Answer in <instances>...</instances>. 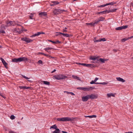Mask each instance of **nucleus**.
<instances>
[{
	"label": "nucleus",
	"mask_w": 133,
	"mask_h": 133,
	"mask_svg": "<svg viewBox=\"0 0 133 133\" xmlns=\"http://www.w3.org/2000/svg\"><path fill=\"white\" fill-rule=\"evenodd\" d=\"M89 99L88 95L85 96H84L82 97V101L83 102H86Z\"/></svg>",
	"instance_id": "obj_11"
},
{
	"label": "nucleus",
	"mask_w": 133,
	"mask_h": 133,
	"mask_svg": "<svg viewBox=\"0 0 133 133\" xmlns=\"http://www.w3.org/2000/svg\"><path fill=\"white\" fill-rule=\"evenodd\" d=\"M116 9H112V10H110V11H108V13H109V12H115L116 11Z\"/></svg>",
	"instance_id": "obj_44"
},
{
	"label": "nucleus",
	"mask_w": 133,
	"mask_h": 133,
	"mask_svg": "<svg viewBox=\"0 0 133 133\" xmlns=\"http://www.w3.org/2000/svg\"><path fill=\"white\" fill-rule=\"evenodd\" d=\"M108 84V83L105 82H101V84L106 85Z\"/></svg>",
	"instance_id": "obj_48"
},
{
	"label": "nucleus",
	"mask_w": 133,
	"mask_h": 133,
	"mask_svg": "<svg viewBox=\"0 0 133 133\" xmlns=\"http://www.w3.org/2000/svg\"><path fill=\"white\" fill-rule=\"evenodd\" d=\"M88 95L89 98L91 99H96L97 98V95L94 94H92L90 95Z\"/></svg>",
	"instance_id": "obj_10"
},
{
	"label": "nucleus",
	"mask_w": 133,
	"mask_h": 133,
	"mask_svg": "<svg viewBox=\"0 0 133 133\" xmlns=\"http://www.w3.org/2000/svg\"><path fill=\"white\" fill-rule=\"evenodd\" d=\"M28 61V58L26 57H22L18 58H14L12 60V62H21L22 61L26 62Z\"/></svg>",
	"instance_id": "obj_2"
},
{
	"label": "nucleus",
	"mask_w": 133,
	"mask_h": 133,
	"mask_svg": "<svg viewBox=\"0 0 133 133\" xmlns=\"http://www.w3.org/2000/svg\"><path fill=\"white\" fill-rule=\"evenodd\" d=\"M70 94H71L72 95V96L74 95H75V94L71 92H70Z\"/></svg>",
	"instance_id": "obj_54"
},
{
	"label": "nucleus",
	"mask_w": 133,
	"mask_h": 133,
	"mask_svg": "<svg viewBox=\"0 0 133 133\" xmlns=\"http://www.w3.org/2000/svg\"><path fill=\"white\" fill-rule=\"evenodd\" d=\"M99 60L102 63H104L107 60L106 59H103L102 58H100Z\"/></svg>",
	"instance_id": "obj_24"
},
{
	"label": "nucleus",
	"mask_w": 133,
	"mask_h": 133,
	"mask_svg": "<svg viewBox=\"0 0 133 133\" xmlns=\"http://www.w3.org/2000/svg\"><path fill=\"white\" fill-rule=\"evenodd\" d=\"M53 48H52L51 47H47L46 48H45L44 49L46 51H48L49 50H52L53 49Z\"/></svg>",
	"instance_id": "obj_26"
},
{
	"label": "nucleus",
	"mask_w": 133,
	"mask_h": 133,
	"mask_svg": "<svg viewBox=\"0 0 133 133\" xmlns=\"http://www.w3.org/2000/svg\"><path fill=\"white\" fill-rule=\"evenodd\" d=\"M62 132L63 133H68L67 132H65V131H62Z\"/></svg>",
	"instance_id": "obj_61"
},
{
	"label": "nucleus",
	"mask_w": 133,
	"mask_h": 133,
	"mask_svg": "<svg viewBox=\"0 0 133 133\" xmlns=\"http://www.w3.org/2000/svg\"><path fill=\"white\" fill-rule=\"evenodd\" d=\"M72 77L73 78L78 80L79 81H81V79L79 78V77H77V76L73 75L72 76Z\"/></svg>",
	"instance_id": "obj_21"
},
{
	"label": "nucleus",
	"mask_w": 133,
	"mask_h": 133,
	"mask_svg": "<svg viewBox=\"0 0 133 133\" xmlns=\"http://www.w3.org/2000/svg\"><path fill=\"white\" fill-rule=\"evenodd\" d=\"M9 133H15V132L12 131H9Z\"/></svg>",
	"instance_id": "obj_55"
},
{
	"label": "nucleus",
	"mask_w": 133,
	"mask_h": 133,
	"mask_svg": "<svg viewBox=\"0 0 133 133\" xmlns=\"http://www.w3.org/2000/svg\"><path fill=\"white\" fill-rule=\"evenodd\" d=\"M6 27L3 25H2L0 27V34H5V32L4 30L6 29Z\"/></svg>",
	"instance_id": "obj_7"
},
{
	"label": "nucleus",
	"mask_w": 133,
	"mask_h": 133,
	"mask_svg": "<svg viewBox=\"0 0 133 133\" xmlns=\"http://www.w3.org/2000/svg\"><path fill=\"white\" fill-rule=\"evenodd\" d=\"M1 96L2 97L4 98H5V97H4V95H3V94H1Z\"/></svg>",
	"instance_id": "obj_58"
},
{
	"label": "nucleus",
	"mask_w": 133,
	"mask_h": 133,
	"mask_svg": "<svg viewBox=\"0 0 133 133\" xmlns=\"http://www.w3.org/2000/svg\"><path fill=\"white\" fill-rule=\"evenodd\" d=\"M21 40L27 43H29L32 41V40L27 37H23L21 38Z\"/></svg>",
	"instance_id": "obj_6"
},
{
	"label": "nucleus",
	"mask_w": 133,
	"mask_h": 133,
	"mask_svg": "<svg viewBox=\"0 0 133 133\" xmlns=\"http://www.w3.org/2000/svg\"><path fill=\"white\" fill-rule=\"evenodd\" d=\"M39 54L43 55L44 56H49V57H50L48 55L45 54L44 53H42V52H39Z\"/></svg>",
	"instance_id": "obj_36"
},
{
	"label": "nucleus",
	"mask_w": 133,
	"mask_h": 133,
	"mask_svg": "<svg viewBox=\"0 0 133 133\" xmlns=\"http://www.w3.org/2000/svg\"><path fill=\"white\" fill-rule=\"evenodd\" d=\"M128 26L123 25L122 26H119L118 27L116 28L115 29L117 30H121L122 29H124L128 28Z\"/></svg>",
	"instance_id": "obj_9"
},
{
	"label": "nucleus",
	"mask_w": 133,
	"mask_h": 133,
	"mask_svg": "<svg viewBox=\"0 0 133 133\" xmlns=\"http://www.w3.org/2000/svg\"><path fill=\"white\" fill-rule=\"evenodd\" d=\"M60 33H61V32H56V33H57V34H56V36H58V35H60L62 34H60Z\"/></svg>",
	"instance_id": "obj_49"
},
{
	"label": "nucleus",
	"mask_w": 133,
	"mask_h": 133,
	"mask_svg": "<svg viewBox=\"0 0 133 133\" xmlns=\"http://www.w3.org/2000/svg\"><path fill=\"white\" fill-rule=\"evenodd\" d=\"M91 118H96L97 117V116L96 115H91Z\"/></svg>",
	"instance_id": "obj_52"
},
{
	"label": "nucleus",
	"mask_w": 133,
	"mask_h": 133,
	"mask_svg": "<svg viewBox=\"0 0 133 133\" xmlns=\"http://www.w3.org/2000/svg\"><path fill=\"white\" fill-rule=\"evenodd\" d=\"M22 76L23 77V78H24L25 79H28L30 78H29L25 76L24 75H22Z\"/></svg>",
	"instance_id": "obj_41"
},
{
	"label": "nucleus",
	"mask_w": 133,
	"mask_h": 133,
	"mask_svg": "<svg viewBox=\"0 0 133 133\" xmlns=\"http://www.w3.org/2000/svg\"><path fill=\"white\" fill-rule=\"evenodd\" d=\"M52 3H53L54 5H56L59 4V3L56 1H53L52 2Z\"/></svg>",
	"instance_id": "obj_37"
},
{
	"label": "nucleus",
	"mask_w": 133,
	"mask_h": 133,
	"mask_svg": "<svg viewBox=\"0 0 133 133\" xmlns=\"http://www.w3.org/2000/svg\"><path fill=\"white\" fill-rule=\"evenodd\" d=\"M40 35V32H38L36 34H34L30 36L31 37H35L36 36H38Z\"/></svg>",
	"instance_id": "obj_16"
},
{
	"label": "nucleus",
	"mask_w": 133,
	"mask_h": 133,
	"mask_svg": "<svg viewBox=\"0 0 133 133\" xmlns=\"http://www.w3.org/2000/svg\"><path fill=\"white\" fill-rule=\"evenodd\" d=\"M20 89H28L30 88L29 87H26L25 86H19V87Z\"/></svg>",
	"instance_id": "obj_14"
},
{
	"label": "nucleus",
	"mask_w": 133,
	"mask_h": 133,
	"mask_svg": "<svg viewBox=\"0 0 133 133\" xmlns=\"http://www.w3.org/2000/svg\"><path fill=\"white\" fill-rule=\"evenodd\" d=\"M66 93L68 94H70V92H68V91L66 92Z\"/></svg>",
	"instance_id": "obj_64"
},
{
	"label": "nucleus",
	"mask_w": 133,
	"mask_h": 133,
	"mask_svg": "<svg viewBox=\"0 0 133 133\" xmlns=\"http://www.w3.org/2000/svg\"><path fill=\"white\" fill-rule=\"evenodd\" d=\"M56 71V70L55 69L53 71H52L51 72L52 73H53L54 72H55Z\"/></svg>",
	"instance_id": "obj_60"
},
{
	"label": "nucleus",
	"mask_w": 133,
	"mask_h": 133,
	"mask_svg": "<svg viewBox=\"0 0 133 133\" xmlns=\"http://www.w3.org/2000/svg\"><path fill=\"white\" fill-rule=\"evenodd\" d=\"M116 79L118 81L122 82H124L125 81L123 79L120 77H117Z\"/></svg>",
	"instance_id": "obj_13"
},
{
	"label": "nucleus",
	"mask_w": 133,
	"mask_h": 133,
	"mask_svg": "<svg viewBox=\"0 0 133 133\" xmlns=\"http://www.w3.org/2000/svg\"><path fill=\"white\" fill-rule=\"evenodd\" d=\"M101 41H103V42L105 41H106V40L105 38H103L101 39Z\"/></svg>",
	"instance_id": "obj_47"
},
{
	"label": "nucleus",
	"mask_w": 133,
	"mask_h": 133,
	"mask_svg": "<svg viewBox=\"0 0 133 133\" xmlns=\"http://www.w3.org/2000/svg\"><path fill=\"white\" fill-rule=\"evenodd\" d=\"M107 11H108L107 10H105V11H101V14H105L106 13V12H107Z\"/></svg>",
	"instance_id": "obj_42"
},
{
	"label": "nucleus",
	"mask_w": 133,
	"mask_h": 133,
	"mask_svg": "<svg viewBox=\"0 0 133 133\" xmlns=\"http://www.w3.org/2000/svg\"><path fill=\"white\" fill-rule=\"evenodd\" d=\"M95 89V87H88L86 88V91H90V90H92V89Z\"/></svg>",
	"instance_id": "obj_19"
},
{
	"label": "nucleus",
	"mask_w": 133,
	"mask_h": 133,
	"mask_svg": "<svg viewBox=\"0 0 133 133\" xmlns=\"http://www.w3.org/2000/svg\"><path fill=\"white\" fill-rule=\"evenodd\" d=\"M104 19L105 18L104 17H100L98 19L99 20V21L100 22L103 21Z\"/></svg>",
	"instance_id": "obj_28"
},
{
	"label": "nucleus",
	"mask_w": 133,
	"mask_h": 133,
	"mask_svg": "<svg viewBox=\"0 0 133 133\" xmlns=\"http://www.w3.org/2000/svg\"><path fill=\"white\" fill-rule=\"evenodd\" d=\"M76 64H78V65H81L84 66H85L86 65V63H76Z\"/></svg>",
	"instance_id": "obj_31"
},
{
	"label": "nucleus",
	"mask_w": 133,
	"mask_h": 133,
	"mask_svg": "<svg viewBox=\"0 0 133 133\" xmlns=\"http://www.w3.org/2000/svg\"><path fill=\"white\" fill-rule=\"evenodd\" d=\"M86 88L87 87H78L77 88V89L80 90H83L84 91H86Z\"/></svg>",
	"instance_id": "obj_17"
},
{
	"label": "nucleus",
	"mask_w": 133,
	"mask_h": 133,
	"mask_svg": "<svg viewBox=\"0 0 133 133\" xmlns=\"http://www.w3.org/2000/svg\"><path fill=\"white\" fill-rule=\"evenodd\" d=\"M38 63L40 64H42V61L41 60H39L38 61Z\"/></svg>",
	"instance_id": "obj_45"
},
{
	"label": "nucleus",
	"mask_w": 133,
	"mask_h": 133,
	"mask_svg": "<svg viewBox=\"0 0 133 133\" xmlns=\"http://www.w3.org/2000/svg\"><path fill=\"white\" fill-rule=\"evenodd\" d=\"M96 38H94V41L95 42H97L101 41V39L98 40H96Z\"/></svg>",
	"instance_id": "obj_34"
},
{
	"label": "nucleus",
	"mask_w": 133,
	"mask_h": 133,
	"mask_svg": "<svg viewBox=\"0 0 133 133\" xmlns=\"http://www.w3.org/2000/svg\"><path fill=\"white\" fill-rule=\"evenodd\" d=\"M57 128V127L56 126V124H55V125H52V126H51L50 127V129H51L52 128L54 129H55Z\"/></svg>",
	"instance_id": "obj_27"
},
{
	"label": "nucleus",
	"mask_w": 133,
	"mask_h": 133,
	"mask_svg": "<svg viewBox=\"0 0 133 133\" xmlns=\"http://www.w3.org/2000/svg\"><path fill=\"white\" fill-rule=\"evenodd\" d=\"M85 117H89L90 118H91V116H85Z\"/></svg>",
	"instance_id": "obj_51"
},
{
	"label": "nucleus",
	"mask_w": 133,
	"mask_h": 133,
	"mask_svg": "<svg viewBox=\"0 0 133 133\" xmlns=\"http://www.w3.org/2000/svg\"><path fill=\"white\" fill-rule=\"evenodd\" d=\"M63 32H66L67 31L65 29H63Z\"/></svg>",
	"instance_id": "obj_57"
},
{
	"label": "nucleus",
	"mask_w": 133,
	"mask_h": 133,
	"mask_svg": "<svg viewBox=\"0 0 133 133\" xmlns=\"http://www.w3.org/2000/svg\"><path fill=\"white\" fill-rule=\"evenodd\" d=\"M43 82L44 84L46 85H49L50 84V82L48 81H43Z\"/></svg>",
	"instance_id": "obj_29"
},
{
	"label": "nucleus",
	"mask_w": 133,
	"mask_h": 133,
	"mask_svg": "<svg viewBox=\"0 0 133 133\" xmlns=\"http://www.w3.org/2000/svg\"><path fill=\"white\" fill-rule=\"evenodd\" d=\"M34 16V14H31L29 16L30 18L31 19H33V17ZM34 20H35V18H34Z\"/></svg>",
	"instance_id": "obj_30"
},
{
	"label": "nucleus",
	"mask_w": 133,
	"mask_h": 133,
	"mask_svg": "<svg viewBox=\"0 0 133 133\" xmlns=\"http://www.w3.org/2000/svg\"><path fill=\"white\" fill-rule=\"evenodd\" d=\"M55 78L57 80H60L63 79H65L67 77L65 76H64L62 74H59L55 76Z\"/></svg>",
	"instance_id": "obj_3"
},
{
	"label": "nucleus",
	"mask_w": 133,
	"mask_h": 133,
	"mask_svg": "<svg viewBox=\"0 0 133 133\" xmlns=\"http://www.w3.org/2000/svg\"><path fill=\"white\" fill-rule=\"evenodd\" d=\"M60 34H61L62 35H63V36L66 37H69V35L67 34H64L63 33H60Z\"/></svg>",
	"instance_id": "obj_23"
},
{
	"label": "nucleus",
	"mask_w": 133,
	"mask_h": 133,
	"mask_svg": "<svg viewBox=\"0 0 133 133\" xmlns=\"http://www.w3.org/2000/svg\"><path fill=\"white\" fill-rule=\"evenodd\" d=\"M90 59L93 61L97 60V61H99L98 58L97 57H91L90 58Z\"/></svg>",
	"instance_id": "obj_15"
},
{
	"label": "nucleus",
	"mask_w": 133,
	"mask_h": 133,
	"mask_svg": "<svg viewBox=\"0 0 133 133\" xmlns=\"http://www.w3.org/2000/svg\"><path fill=\"white\" fill-rule=\"evenodd\" d=\"M127 40H128V38H124L122 39L121 41L123 42H124Z\"/></svg>",
	"instance_id": "obj_43"
},
{
	"label": "nucleus",
	"mask_w": 133,
	"mask_h": 133,
	"mask_svg": "<svg viewBox=\"0 0 133 133\" xmlns=\"http://www.w3.org/2000/svg\"><path fill=\"white\" fill-rule=\"evenodd\" d=\"M0 60L1 61L3 64L4 65V66L6 68H7V66L8 65L7 63L6 62L5 60L3 59L2 58H0Z\"/></svg>",
	"instance_id": "obj_12"
},
{
	"label": "nucleus",
	"mask_w": 133,
	"mask_h": 133,
	"mask_svg": "<svg viewBox=\"0 0 133 133\" xmlns=\"http://www.w3.org/2000/svg\"><path fill=\"white\" fill-rule=\"evenodd\" d=\"M55 130L52 132L53 133H59L60 132V130L59 129L57 128L55 129Z\"/></svg>",
	"instance_id": "obj_20"
},
{
	"label": "nucleus",
	"mask_w": 133,
	"mask_h": 133,
	"mask_svg": "<svg viewBox=\"0 0 133 133\" xmlns=\"http://www.w3.org/2000/svg\"><path fill=\"white\" fill-rule=\"evenodd\" d=\"M53 12L54 14L55 15H58V13L57 12V11L56 9H55L54 10Z\"/></svg>",
	"instance_id": "obj_32"
},
{
	"label": "nucleus",
	"mask_w": 133,
	"mask_h": 133,
	"mask_svg": "<svg viewBox=\"0 0 133 133\" xmlns=\"http://www.w3.org/2000/svg\"><path fill=\"white\" fill-rule=\"evenodd\" d=\"M125 133H132V131H129L128 132H126Z\"/></svg>",
	"instance_id": "obj_62"
},
{
	"label": "nucleus",
	"mask_w": 133,
	"mask_h": 133,
	"mask_svg": "<svg viewBox=\"0 0 133 133\" xmlns=\"http://www.w3.org/2000/svg\"><path fill=\"white\" fill-rule=\"evenodd\" d=\"M39 17L43 18V17H47V14L46 12H39L38 14Z\"/></svg>",
	"instance_id": "obj_8"
},
{
	"label": "nucleus",
	"mask_w": 133,
	"mask_h": 133,
	"mask_svg": "<svg viewBox=\"0 0 133 133\" xmlns=\"http://www.w3.org/2000/svg\"><path fill=\"white\" fill-rule=\"evenodd\" d=\"M13 32L16 34H20L23 32V30L21 29L16 28L12 30Z\"/></svg>",
	"instance_id": "obj_4"
},
{
	"label": "nucleus",
	"mask_w": 133,
	"mask_h": 133,
	"mask_svg": "<svg viewBox=\"0 0 133 133\" xmlns=\"http://www.w3.org/2000/svg\"><path fill=\"white\" fill-rule=\"evenodd\" d=\"M116 2H110V3H106V5H107H107H113L114 4H116Z\"/></svg>",
	"instance_id": "obj_22"
},
{
	"label": "nucleus",
	"mask_w": 133,
	"mask_h": 133,
	"mask_svg": "<svg viewBox=\"0 0 133 133\" xmlns=\"http://www.w3.org/2000/svg\"><path fill=\"white\" fill-rule=\"evenodd\" d=\"M75 119V118H70L69 117H66L62 118H57V120L59 121H74Z\"/></svg>",
	"instance_id": "obj_1"
},
{
	"label": "nucleus",
	"mask_w": 133,
	"mask_h": 133,
	"mask_svg": "<svg viewBox=\"0 0 133 133\" xmlns=\"http://www.w3.org/2000/svg\"><path fill=\"white\" fill-rule=\"evenodd\" d=\"M48 41L52 42V43H54V44H56V42H55V41H52L51 40H48Z\"/></svg>",
	"instance_id": "obj_46"
},
{
	"label": "nucleus",
	"mask_w": 133,
	"mask_h": 133,
	"mask_svg": "<svg viewBox=\"0 0 133 133\" xmlns=\"http://www.w3.org/2000/svg\"><path fill=\"white\" fill-rule=\"evenodd\" d=\"M106 6H107V5H106V4H103V5H101L99 6H98V7L99 8H102V7H103Z\"/></svg>",
	"instance_id": "obj_39"
},
{
	"label": "nucleus",
	"mask_w": 133,
	"mask_h": 133,
	"mask_svg": "<svg viewBox=\"0 0 133 133\" xmlns=\"http://www.w3.org/2000/svg\"><path fill=\"white\" fill-rule=\"evenodd\" d=\"M6 25L5 26L6 28L11 26H14L15 25V22L12 21H8L6 22Z\"/></svg>",
	"instance_id": "obj_5"
},
{
	"label": "nucleus",
	"mask_w": 133,
	"mask_h": 133,
	"mask_svg": "<svg viewBox=\"0 0 133 133\" xmlns=\"http://www.w3.org/2000/svg\"><path fill=\"white\" fill-rule=\"evenodd\" d=\"M133 37V36L130 37H128V39H131Z\"/></svg>",
	"instance_id": "obj_56"
},
{
	"label": "nucleus",
	"mask_w": 133,
	"mask_h": 133,
	"mask_svg": "<svg viewBox=\"0 0 133 133\" xmlns=\"http://www.w3.org/2000/svg\"><path fill=\"white\" fill-rule=\"evenodd\" d=\"M95 84H101V82L98 83V82H96L95 83Z\"/></svg>",
	"instance_id": "obj_59"
},
{
	"label": "nucleus",
	"mask_w": 133,
	"mask_h": 133,
	"mask_svg": "<svg viewBox=\"0 0 133 133\" xmlns=\"http://www.w3.org/2000/svg\"><path fill=\"white\" fill-rule=\"evenodd\" d=\"M95 81H94H94L92 80L91 81V82H90V84H95Z\"/></svg>",
	"instance_id": "obj_50"
},
{
	"label": "nucleus",
	"mask_w": 133,
	"mask_h": 133,
	"mask_svg": "<svg viewBox=\"0 0 133 133\" xmlns=\"http://www.w3.org/2000/svg\"><path fill=\"white\" fill-rule=\"evenodd\" d=\"M40 34H45V33L44 32H40Z\"/></svg>",
	"instance_id": "obj_63"
},
{
	"label": "nucleus",
	"mask_w": 133,
	"mask_h": 133,
	"mask_svg": "<svg viewBox=\"0 0 133 133\" xmlns=\"http://www.w3.org/2000/svg\"><path fill=\"white\" fill-rule=\"evenodd\" d=\"M107 96L108 97H110L111 96H114V95L112 93H110V94H107Z\"/></svg>",
	"instance_id": "obj_25"
},
{
	"label": "nucleus",
	"mask_w": 133,
	"mask_h": 133,
	"mask_svg": "<svg viewBox=\"0 0 133 133\" xmlns=\"http://www.w3.org/2000/svg\"><path fill=\"white\" fill-rule=\"evenodd\" d=\"M98 79V78L96 77L95 78V79L94 80V81L96 82Z\"/></svg>",
	"instance_id": "obj_53"
},
{
	"label": "nucleus",
	"mask_w": 133,
	"mask_h": 133,
	"mask_svg": "<svg viewBox=\"0 0 133 133\" xmlns=\"http://www.w3.org/2000/svg\"><path fill=\"white\" fill-rule=\"evenodd\" d=\"M56 10L58 13V14L61 13H62L63 11H65L64 10H62L59 9H56Z\"/></svg>",
	"instance_id": "obj_18"
},
{
	"label": "nucleus",
	"mask_w": 133,
	"mask_h": 133,
	"mask_svg": "<svg viewBox=\"0 0 133 133\" xmlns=\"http://www.w3.org/2000/svg\"><path fill=\"white\" fill-rule=\"evenodd\" d=\"M10 118L11 119L13 120L15 119V117L14 115H12L11 116Z\"/></svg>",
	"instance_id": "obj_38"
},
{
	"label": "nucleus",
	"mask_w": 133,
	"mask_h": 133,
	"mask_svg": "<svg viewBox=\"0 0 133 133\" xmlns=\"http://www.w3.org/2000/svg\"><path fill=\"white\" fill-rule=\"evenodd\" d=\"M94 23L93 22H92L90 23H86V24L87 25H91V26H94Z\"/></svg>",
	"instance_id": "obj_40"
},
{
	"label": "nucleus",
	"mask_w": 133,
	"mask_h": 133,
	"mask_svg": "<svg viewBox=\"0 0 133 133\" xmlns=\"http://www.w3.org/2000/svg\"><path fill=\"white\" fill-rule=\"evenodd\" d=\"M99 22V20H98V19H97V20H95V22L93 23H94V25L95 24H97V23H98Z\"/></svg>",
	"instance_id": "obj_35"
},
{
	"label": "nucleus",
	"mask_w": 133,
	"mask_h": 133,
	"mask_svg": "<svg viewBox=\"0 0 133 133\" xmlns=\"http://www.w3.org/2000/svg\"><path fill=\"white\" fill-rule=\"evenodd\" d=\"M93 64H86V65L85 66H86L87 67H91V66H92Z\"/></svg>",
	"instance_id": "obj_33"
}]
</instances>
